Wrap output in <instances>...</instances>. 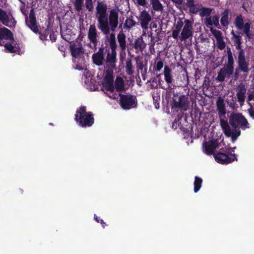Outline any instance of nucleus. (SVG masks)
Here are the masks:
<instances>
[{
	"instance_id": "nucleus-1",
	"label": "nucleus",
	"mask_w": 254,
	"mask_h": 254,
	"mask_svg": "<svg viewBox=\"0 0 254 254\" xmlns=\"http://www.w3.org/2000/svg\"><path fill=\"white\" fill-rule=\"evenodd\" d=\"M96 9L97 27L103 34L108 35L111 32H115L118 28H122L123 23H120L119 9H111L108 15L107 5L103 1L98 2Z\"/></svg>"
},
{
	"instance_id": "nucleus-2",
	"label": "nucleus",
	"mask_w": 254,
	"mask_h": 254,
	"mask_svg": "<svg viewBox=\"0 0 254 254\" xmlns=\"http://www.w3.org/2000/svg\"><path fill=\"white\" fill-rule=\"evenodd\" d=\"M229 123L226 119L220 121V124L225 135L231 137L234 142L241 135V130L250 127V124L242 113L232 112L228 117Z\"/></svg>"
},
{
	"instance_id": "nucleus-3",
	"label": "nucleus",
	"mask_w": 254,
	"mask_h": 254,
	"mask_svg": "<svg viewBox=\"0 0 254 254\" xmlns=\"http://www.w3.org/2000/svg\"><path fill=\"white\" fill-rule=\"evenodd\" d=\"M74 120L82 127H90L94 123L93 114L91 112H87L85 106H81L77 109Z\"/></svg>"
},
{
	"instance_id": "nucleus-4",
	"label": "nucleus",
	"mask_w": 254,
	"mask_h": 254,
	"mask_svg": "<svg viewBox=\"0 0 254 254\" xmlns=\"http://www.w3.org/2000/svg\"><path fill=\"white\" fill-rule=\"evenodd\" d=\"M120 97V104L124 110H129L136 106L137 100L136 97L132 95L119 94Z\"/></svg>"
},
{
	"instance_id": "nucleus-5",
	"label": "nucleus",
	"mask_w": 254,
	"mask_h": 254,
	"mask_svg": "<svg viewBox=\"0 0 254 254\" xmlns=\"http://www.w3.org/2000/svg\"><path fill=\"white\" fill-rule=\"evenodd\" d=\"M227 153L219 151L214 153V157L217 162L222 164H228L235 161H237V156L235 154Z\"/></svg>"
},
{
	"instance_id": "nucleus-6",
	"label": "nucleus",
	"mask_w": 254,
	"mask_h": 254,
	"mask_svg": "<svg viewBox=\"0 0 254 254\" xmlns=\"http://www.w3.org/2000/svg\"><path fill=\"white\" fill-rule=\"evenodd\" d=\"M190 101L188 95H182L179 97L178 101L173 99L172 104L173 109H179L181 112L187 111L189 108Z\"/></svg>"
},
{
	"instance_id": "nucleus-7",
	"label": "nucleus",
	"mask_w": 254,
	"mask_h": 254,
	"mask_svg": "<svg viewBox=\"0 0 254 254\" xmlns=\"http://www.w3.org/2000/svg\"><path fill=\"white\" fill-rule=\"evenodd\" d=\"M237 63L238 68L240 71L246 73L249 72L250 70L249 63L246 58L245 52L241 51L238 53Z\"/></svg>"
},
{
	"instance_id": "nucleus-8",
	"label": "nucleus",
	"mask_w": 254,
	"mask_h": 254,
	"mask_svg": "<svg viewBox=\"0 0 254 254\" xmlns=\"http://www.w3.org/2000/svg\"><path fill=\"white\" fill-rule=\"evenodd\" d=\"M137 18L142 29L147 30L149 27V24L152 20V17L149 12L146 10H142Z\"/></svg>"
},
{
	"instance_id": "nucleus-9",
	"label": "nucleus",
	"mask_w": 254,
	"mask_h": 254,
	"mask_svg": "<svg viewBox=\"0 0 254 254\" xmlns=\"http://www.w3.org/2000/svg\"><path fill=\"white\" fill-rule=\"evenodd\" d=\"M192 23L193 21H191L189 19L185 20V24L181 33V36L180 37V40L182 41L186 40L192 36Z\"/></svg>"
},
{
	"instance_id": "nucleus-10",
	"label": "nucleus",
	"mask_w": 254,
	"mask_h": 254,
	"mask_svg": "<svg viewBox=\"0 0 254 254\" xmlns=\"http://www.w3.org/2000/svg\"><path fill=\"white\" fill-rule=\"evenodd\" d=\"M104 51L103 47L101 46L99 48L97 52L92 55V59L94 64L98 66H101L104 64L105 61Z\"/></svg>"
},
{
	"instance_id": "nucleus-11",
	"label": "nucleus",
	"mask_w": 254,
	"mask_h": 254,
	"mask_svg": "<svg viewBox=\"0 0 254 254\" xmlns=\"http://www.w3.org/2000/svg\"><path fill=\"white\" fill-rule=\"evenodd\" d=\"M26 23L28 27L33 32L35 33L39 32V28L37 24L36 18L33 9L30 10L29 20L26 19Z\"/></svg>"
},
{
	"instance_id": "nucleus-12",
	"label": "nucleus",
	"mask_w": 254,
	"mask_h": 254,
	"mask_svg": "<svg viewBox=\"0 0 254 254\" xmlns=\"http://www.w3.org/2000/svg\"><path fill=\"white\" fill-rule=\"evenodd\" d=\"M211 33L216 38L217 47L220 50H223L226 47V43L224 41L222 32L218 30L211 28Z\"/></svg>"
},
{
	"instance_id": "nucleus-13",
	"label": "nucleus",
	"mask_w": 254,
	"mask_h": 254,
	"mask_svg": "<svg viewBox=\"0 0 254 254\" xmlns=\"http://www.w3.org/2000/svg\"><path fill=\"white\" fill-rule=\"evenodd\" d=\"M205 153L207 155H211L214 153L215 149L218 147V142L217 140H211L203 143Z\"/></svg>"
},
{
	"instance_id": "nucleus-14",
	"label": "nucleus",
	"mask_w": 254,
	"mask_h": 254,
	"mask_svg": "<svg viewBox=\"0 0 254 254\" xmlns=\"http://www.w3.org/2000/svg\"><path fill=\"white\" fill-rule=\"evenodd\" d=\"M217 111L219 115L220 120L225 119V114L226 113L225 104L223 98L219 97L216 102Z\"/></svg>"
},
{
	"instance_id": "nucleus-15",
	"label": "nucleus",
	"mask_w": 254,
	"mask_h": 254,
	"mask_svg": "<svg viewBox=\"0 0 254 254\" xmlns=\"http://www.w3.org/2000/svg\"><path fill=\"white\" fill-rule=\"evenodd\" d=\"M164 79L165 81L168 84V86L166 88L162 87L164 89H169L171 90L172 88L171 87V85L172 84V82L173 81V77L171 75V68L167 65H165L164 67Z\"/></svg>"
},
{
	"instance_id": "nucleus-16",
	"label": "nucleus",
	"mask_w": 254,
	"mask_h": 254,
	"mask_svg": "<svg viewBox=\"0 0 254 254\" xmlns=\"http://www.w3.org/2000/svg\"><path fill=\"white\" fill-rule=\"evenodd\" d=\"M105 82L103 83V86L107 91L113 93L114 91V86L113 84L114 79L113 75L110 74H106L104 77Z\"/></svg>"
},
{
	"instance_id": "nucleus-17",
	"label": "nucleus",
	"mask_w": 254,
	"mask_h": 254,
	"mask_svg": "<svg viewBox=\"0 0 254 254\" xmlns=\"http://www.w3.org/2000/svg\"><path fill=\"white\" fill-rule=\"evenodd\" d=\"M238 92L237 93V96L238 101L240 103L241 105H243L246 98V93L247 89L245 85L243 84H240L238 86Z\"/></svg>"
},
{
	"instance_id": "nucleus-18",
	"label": "nucleus",
	"mask_w": 254,
	"mask_h": 254,
	"mask_svg": "<svg viewBox=\"0 0 254 254\" xmlns=\"http://www.w3.org/2000/svg\"><path fill=\"white\" fill-rule=\"evenodd\" d=\"M3 39L9 41L14 40L11 31L5 27L0 28V42Z\"/></svg>"
},
{
	"instance_id": "nucleus-19",
	"label": "nucleus",
	"mask_w": 254,
	"mask_h": 254,
	"mask_svg": "<svg viewBox=\"0 0 254 254\" xmlns=\"http://www.w3.org/2000/svg\"><path fill=\"white\" fill-rule=\"evenodd\" d=\"M117 39L122 52H124L125 55H126L125 53L127 48L126 36L122 29L117 35Z\"/></svg>"
},
{
	"instance_id": "nucleus-20",
	"label": "nucleus",
	"mask_w": 254,
	"mask_h": 254,
	"mask_svg": "<svg viewBox=\"0 0 254 254\" xmlns=\"http://www.w3.org/2000/svg\"><path fill=\"white\" fill-rule=\"evenodd\" d=\"M70 50L72 57L74 58L83 54L84 52L81 45H77L75 44H73L70 46Z\"/></svg>"
},
{
	"instance_id": "nucleus-21",
	"label": "nucleus",
	"mask_w": 254,
	"mask_h": 254,
	"mask_svg": "<svg viewBox=\"0 0 254 254\" xmlns=\"http://www.w3.org/2000/svg\"><path fill=\"white\" fill-rule=\"evenodd\" d=\"M231 11L228 8H226L221 13V18L220 19V23L223 27H227L230 24V20L231 17H229V14Z\"/></svg>"
},
{
	"instance_id": "nucleus-22",
	"label": "nucleus",
	"mask_w": 254,
	"mask_h": 254,
	"mask_svg": "<svg viewBox=\"0 0 254 254\" xmlns=\"http://www.w3.org/2000/svg\"><path fill=\"white\" fill-rule=\"evenodd\" d=\"M106 62L112 67L116 66V63L117 62L116 51H111V53H108L107 54Z\"/></svg>"
},
{
	"instance_id": "nucleus-23",
	"label": "nucleus",
	"mask_w": 254,
	"mask_h": 254,
	"mask_svg": "<svg viewBox=\"0 0 254 254\" xmlns=\"http://www.w3.org/2000/svg\"><path fill=\"white\" fill-rule=\"evenodd\" d=\"M88 38L92 43H95L97 40V31L94 24L91 25L89 27Z\"/></svg>"
},
{
	"instance_id": "nucleus-24",
	"label": "nucleus",
	"mask_w": 254,
	"mask_h": 254,
	"mask_svg": "<svg viewBox=\"0 0 254 254\" xmlns=\"http://www.w3.org/2000/svg\"><path fill=\"white\" fill-rule=\"evenodd\" d=\"M116 89L118 92L123 91L125 89V84L123 78L121 77H117L115 82Z\"/></svg>"
},
{
	"instance_id": "nucleus-25",
	"label": "nucleus",
	"mask_w": 254,
	"mask_h": 254,
	"mask_svg": "<svg viewBox=\"0 0 254 254\" xmlns=\"http://www.w3.org/2000/svg\"><path fill=\"white\" fill-rule=\"evenodd\" d=\"M145 47V43L142 38L135 39L134 44V48L137 50L142 51Z\"/></svg>"
},
{
	"instance_id": "nucleus-26",
	"label": "nucleus",
	"mask_w": 254,
	"mask_h": 254,
	"mask_svg": "<svg viewBox=\"0 0 254 254\" xmlns=\"http://www.w3.org/2000/svg\"><path fill=\"white\" fill-rule=\"evenodd\" d=\"M109 36V43L111 51H116L117 47L116 41L115 32H111Z\"/></svg>"
},
{
	"instance_id": "nucleus-27",
	"label": "nucleus",
	"mask_w": 254,
	"mask_h": 254,
	"mask_svg": "<svg viewBox=\"0 0 254 254\" xmlns=\"http://www.w3.org/2000/svg\"><path fill=\"white\" fill-rule=\"evenodd\" d=\"M202 182H203L202 179L201 178H200L198 176H195L194 177V183H193V186H194V192L195 193L197 192L200 189L201 186H202Z\"/></svg>"
},
{
	"instance_id": "nucleus-28",
	"label": "nucleus",
	"mask_w": 254,
	"mask_h": 254,
	"mask_svg": "<svg viewBox=\"0 0 254 254\" xmlns=\"http://www.w3.org/2000/svg\"><path fill=\"white\" fill-rule=\"evenodd\" d=\"M0 20L2 23L6 26H8L9 22V17L6 11L0 8Z\"/></svg>"
},
{
	"instance_id": "nucleus-29",
	"label": "nucleus",
	"mask_w": 254,
	"mask_h": 254,
	"mask_svg": "<svg viewBox=\"0 0 254 254\" xmlns=\"http://www.w3.org/2000/svg\"><path fill=\"white\" fill-rule=\"evenodd\" d=\"M0 20L2 23L6 26H8L9 22V17L6 11L0 8Z\"/></svg>"
},
{
	"instance_id": "nucleus-30",
	"label": "nucleus",
	"mask_w": 254,
	"mask_h": 254,
	"mask_svg": "<svg viewBox=\"0 0 254 254\" xmlns=\"http://www.w3.org/2000/svg\"><path fill=\"white\" fill-rule=\"evenodd\" d=\"M227 64L226 65L234 66V61L231 51V48L229 47H227Z\"/></svg>"
},
{
	"instance_id": "nucleus-31",
	"label": "nucleus",
	"mask_w": 254,
	"mask_h": 254,
	"mask_svg": "<svg viewBox=\"0 0 254 254\" xmlns=\"http://www.w3.org/2000/svg\"><path fill=\"white\" fill-rule=\"evenodd\" d=\"M151 4L152 5L153 9L157 11H162L163 5L159 0H150Z\"/></svg>"
},
{
	"instance_id": "nucleus-32",
	"label": "nucleus",
	"mask_w": 254,
	"mask_h": 254,
	"mask_svg": "<svg viewBox=\"0 0 254 254\" xmlns=\"http://www.w3.org/2000/svg\"><path fill=\"white\" fill-rule=\"evenodd\" d=\"M235 26L238 30H242L245 25L244 20L241 15L237 16L235 19Z\"/></svg>"
},
{
	"instance_id": "nucleus-33",
	"label": "nucleus",
	"mask_w": 254,
	"mask_h": 254,
	"mask_svg": "<svg viewBox=\"0 0 254 254\" xmlns=\"http://www.w3.org/2000/svg\"><path fill=\"white\" fill-rule=\"evenodd\" d=\"M136 25V22L132 19L127 18L124 24V28L130 29Z\"/></svg>"
},
{
	"instance_id": "nucleus-34",
	"label": "nucleus",
	"mask_w": 254,
	"mask_h": 254,
	"mask_svg": "<svg viewBox=\"0 0 254 254\" xmlns=\"http://www.w3.org/2000/svg\"><path fill=\"white\" fill-rule=\"evenodd\" d=\"M126 71L128 75H131L133 73L132 64L130 59H127L126 61Z\"/></svg>"
},
{
	"instance_id": "nucleus-35",
	"label": "nucleus",
	"mask_w": 254,
	"mask_h": 254,
	"mask_svg": "<svg viewBox=\"0 0 254 254\" xmlns=\"http://www.w3.org/2000/svg\"><path fill=\"white\" fill-rule=\"evenodd\" d=\"M222 68L226 75L227 77L228 78H229L234 73V66L226 65L225 67H222Z\"/></svg>"
},
{
	"instance_id": "nucleus-36",
	"label": "nucleus",
	"mask_w": 254,
	"mask_h": 254,
	"mask_svg": "<svg viewBox=\"0 0 254 254\" xmlns=\"http://www.w3.org/2000/svg\"><path fill=\"white\" fill-rule=\"evenodd\" d=\"M234 42L236 45V49L238 50H239V52H241L242 51L243 52H244V50L242 49V41L241 39V36H239L238 37H236V38L234 39Z\"/></svg>"
},
{
	"instance_id": "nucleus-37",
	"label": "nucleus",
	"mask_w": 254,
	"mask_h": 254,
	"mask_svg": "<svg viewBox=\"0 0 254 254\" xmlns=\"http://www.w3.org/2000/svg\"><path fill=\"white\" fill-rule=\"evenodd\" d=\"M73 4L75 10L80 12L82 9L83 0H75Z\"/></svg>"
},
{
	"instance_id": "nucleus-38",
	"label": "nucleus",
	"mask_w": 254,
	"mask_h": 254,
	"mask_svg": "<svg viewBox=\"0 0 254 254\" xmlns=\"http://www.w3.org/2000/svg\"><path fill=\"white\" fill-rule=\"evenodd\" d=\"M164 66V62L163 61H159L155 63V64L153 66V72L160 71Z\"/></svg>"
},
{
	"instance_id": "nucleus-39",
	"label": "nucleus",
	"mask_w": 254,
	"mask_h": 254,
	"mask_svg": "<svg viewBox=\"0 0 254 254\" xmlns=\"http://www.w3.org/2000/svg\"><path fill=\"white\" fill-rule=\"evenodd\" d=\"M226 77H227V76L224 73V71L222 68H221L218 73V75L216 78V80L220 82H223L225 80Z\"/></svg>"
},
{
	"instance_id": "nucleus-40",
	"label": "nucleus",
	"mask_w": 254,
	"mask_h": 254,
	"mask_svg": "<svg viewBox=\"0 0 254 254\" xmlns=\"http://www.w3.org/2000/svg\"><path fill=\"white\" fill-rule=\"evenodd\" d=\"M211 9L207 7H202L200 9L199 15L203 17L206 15H208L211 13Z\"/></svg>"
},
{
	"instance_id": "nucleus-41",
	"label": "nucleus",
	"mask_w": 254,
	"mask_h": 254,
	"mask_svg": "<svg viewBox=\"0 0 254 254\" xmlns=\"http://www.w3.org/2000/svg\"><path fill=\"white\" fill-rule=\"evenodd\" d=\"M38 33H39L41 39L44 40L47 39L48 36L50 33V30L49 29V27H48L47 29L44 30L43 32H41Z\"/></svg>"
},
{
	"instance_id": "nucleus-42",
	"label": "nucleus",
	"mask_w": 254,
	"mask_h": 254,
	"mask_svg": "<svg viewBox=\"0 0 254 254\" xmlns=\"http://www.w3.org/2000/svg\"><path fill=\"white\" fill-rule=\"evenodd\" d=\"M85 5L89 12H92L93 10V0H85Z\"/></svg>"
},
{
	"instance_id": "nucleus-43",
	"label": "nucleus",
	"mask_w": 254,
	"mask_h": 254,
	"mask_svg": "<svg viewBox=\"0 0 254 254\" xmlns=\"http://www.w3.org/2000/svg\"><path fill=\"white\" fill-rule=\"evenodd\" d=\"M4 47L10 53L15 52L14 46L10 43H5L4 45Z\"/></svg>"
},
{
	"instance_id": "nucleus-44",
	"label": "nucleus",
	"mask_w": 254,
	"mask_h": 254,
	"mask_svg": "<svg viewBox=\"0 0 254 254\" xmlns=\"http://www.w3.org/2000/svg\"><path fill=\"white\" fill-rule=\"evenodd\" d=\"M251 24L249 22H246L243 27V32L245 34H248L251 32Z\"/></svg>"
},
{
	"instance_id": "nucleus-45",
	"label": "nucleus",
	"mask_w": 254,
	"mask_h": 254,
	"mask_svg": "<svg viewBox=\"0 0 254 254\" xmlns=\"http://www.w3.org/2000/svg\"><path fill=\"white\" fill-rule=\"evenodd\" d=\"M228 105L232 109H235L237 106L236 105V100L233 98L231 100L227 101Z\"/></svg>"
},
{
	"instance_id": "nucleus-46",
	"label": "nucleus",
	"mask_w": 254,
	"mask_h": 254,
	"mask_svg": "<svg viewBox=\"0 0 254 254\" xmlns=\"http://www.w3.org/2000/svg\"><path fill=\"white\" fill-rule=\"evenodd\" d=\"M199 11V8L198 4H195L193 7H191L190 8V12L192 14H196Z\"/></svg>"
},
{
	"instance_id": "nucleus-47",
	"label": "nucleus",
	"mask_w": 254,
	"mask_h": 254,
	"mask_svg": "<svg viewBox=\"0 0 254 254\" xmlns=\"http://www.w3.org/2000/svg\"><path fill=\"white\" fill-rule=\"evenodd\" d=\"M212 20L213 25H214L216 27H218L219 25V17L218 15H214L212 18Z\"/></svg>"
},
{
	"instance_id": "nucleus-48",
	"label": "nucleus",
	"mask_w": 254,
	"mask_h": 254,
	"mask_svg": "<svg viewBox=\"0 0 254 254\" xmlns=\"http://www.w3.org/2000/svg\"><path fill=\"white\" fill-rule=\"evenodd\" d=\"M94 218L97 223H100L102 225L103 228H104L106 226V223L104 222L102 219L99 218L96 215H94Z\"/></svg>"
},
{
	"instance_id": "nucleus-49",
	"label": "nucleus",
	"mask_w": 254,
	"mask_h": 254,
	"mask_svg": "<svg viewBox=\"0 0 254 254\" xmlns=\"http://www.w3.org/2000/svg\"><path fill=\"white\" fill-rule=\"evenodd\" d=\"M183 24H184V23L182 21L180 20V21H178L177 23L175 26V30L181 31V30L182 28V27L183 26Z\"/></svg>"
},
{
	"instance_id": "nucleus-50",
	"label": "nucleus",
	"mask_w": 254,
	"mask_h": 254,
	"mask_svg": "<svg viewBox=\"0 0 254 254\" xmlns=\"http://www.w3.org/2000/svg\"><path fill=\"white\" fill-rule=\"evenodd\" d=\"M194 0H187V2L185 3V5L190 8L194 6Z\"/></svg>"
},
{
	"instance_id": "nucleus-51",
	"label": "nucleus",
	"mask_w": 254,
	"mask_h": 254,
	"mask_svg": "<svg viewBox=\"0 0 254 254\" xmlns=\"http://www.w3.org/2000/svg\"><path fill=\"white\" fill-rule=\"evenodd\" d=\"M248 112L250 116L254 119V108L252 106L248 110Z\"/></svg>"
},
{
	"instance_id": "nucleus-52",
	"label": "nucleus",
	"mask_w": 254,
	"mask_h": 254,
	"mask_svg": "<svg viewBox=\"0 0 254 254\" xmlns=\"http://www.w3.org/2000/svg\"><path fill=\"white\" fill-rule=\"evenodd\" d=\"M239 68L237 67L234 72V78L236 80L238 79L239 77Z\"/></svg>"
},
{
	"instance_id": "nucleus-53",
	"label": "nucleus",
	"mask_w": 254,
	"mask_h": 254,
	"mask_svg": "<svg viewBox=\"0 0 254 254\" xmlns=\"http://www.w3.org/2000/svg\"><path fill=\"white\" fill-rule=\"evenodd\" d=\"M180 32V31H178L177 30H174L172 32V37L174 39H177L179 36V34Z\"/></svg>"
},
{
	"instance_id": "nucleus-54",
	"label": "nucleus",
	"mask_w": 254,
	"mask_h": 254,
	"mask_svg": "<svg viewBox=\"0 0 254 254\" xmlns=\"http://www.w3.org/2000/svg\"><path fill=\"white\" fill-rule=\"evenodd\" d=\"M205 23L207 25L212 26L213 23H212V18L211 17L206 18L205 19Z\"/></svg>"
},
{
	"instance_id": "nucleus-55",
	"label": "nucleus",
	"mask_w": 254,
	"mask_h": 254,
	"mask_svg": "<svg viewBox=\"0 0 254 254\" xmlns=\"http://www.w3.org/2000/svg\"><path fill=\"white\" fill-rule=\"evenodd\" d=\"M136 1L138 4L140 6H144L146 3V0H136Z\"/></svg>"
},
{
	"instance_id": "nucleus-56",
	"label": "nucleus",
	"mask_w": 254,
	"mask_h": 254,
	"mask_svg": "<svg viewBox=\"0 0 254 254\" xmlns=\"http://www.w3.org/2000/svg\"><path fill=\"white\" fill-rule=\"evenodd\" d=\"M50 39L52 41V42H55L57 39L56 36L54 34H50Z\"/></svg>"
},
{
	"instance_id": "nucleus-57",
	"label": "nucleus",
	"mask_w": 254,
	"mask_h": 254,
	"mask_svg": "<svg viewBox=\"0 0 254 254\" xmlns=\"http://www.w3.org/2000/svg\"><path fill=\"white\" fill-rule=\"evenodd\" d=\"M174 3L178 4H181L183 0H171Z\"/></svg>"
},
{
	"instance_id": "nucleus-58",
	"label": "nucleus",
	"mask_w": 254,
	"mask_h": 254,
	"mask_svg": "<svg viewBox=\"0 0 254 254\" xmlns=\"http://www.w3.org/2000/svg\"><path fill=\"white\" fill-rule=\"evenodd\" d=\"M97 43H98V40H97V41L95 43H92L93 46H92L91 45H90V47L92 49H94V50H96L97 49Z\"/></svg>"
},
{
	"instance_id": "nucleus-59",
	"label": "nucleus",
	"mask_w": 254,
	"mask_h": 254,
	"mask_svg": "<svg viewBox=\"0 0 254 254\" xmlns=\"http://www.w3.org/2000/svg\"><path fill=\"white\" fill-rule=\"evenodd\" d=\"M246 35L249 40L253 38V35L251 33V32L248 34H246Z\"/></svg>"
},
{
	"instance_id": "nucleus-60",
	"label": "nucleus",
	"mask_w": 254,
	"mask_h": 254,
	"mask_svg": "<svg viewBox=\"0 0 254 254\" xmlns=\"http://www.w3.org/2000/svg\"><path fill=\"white\" fill-rule=\"evenodd\" d=\"M120 60L123 61V59L125 58V57H126V55H125L124 54V52H122V51L121 50V52L120 53Z\"/></svg>"
},
{
	"instance_id": "nucleus-61",
	"label": "nucleus",
	"mask_w": 254,
	"mask_h": 254,
	"mask_svg": "<svg viewBox=\"0 0 254 254\" xmlns=\"http://www.w3.org/2000/svg\"><path fill=\"white\" fill-rule=\"evenodd\" d=\"M231 35L233 36V38L234 39L236 38V37H238L239 36H237V35L235 33L233 30L231 32Z\"/></svg>"
},
{
	"instance_id": "nucleus-62",
	"label": "nucleus",
	"mask_w": 254,
	"mask_h": 254,
	"mask_svg": "<svg viewBox=\"0 0 254 254\" xmlns=\"http://www.w3.org/2000/svg\"><path fill=\"white\" fill-rule=\"evenodd\" d=\"M138 67L139 69L142 70L143 67V64L142 62H140L138 64Z\"/></svg>"
},
{
	"instance_id": "nucleus-63",
	"label": "nucleus",
	"mask_w": 254,
	"mask_h": 254,
	"mask_svg": "<svg viewBox=\"0 0 254 254\" xmlns=\"http://www.w3.org/2000/svg\"><path fill=\"white\" fill-rule=\"evenodd\" d=\"M254 98V95L253 94H250L248 96V100L249 101H251V100H253Z\"/></svg>"
},
{
	"instance_id": "nucleus-64",
	"label": "nucleus",
	"mask_w": 254,
	"mask_h": 254,
	"mask_svg": "<svg viewBox=\"0 0 254 254\" xmlns=\"http://www.w3.org/2000/svg\"><path fill=\"white\" fill-rule=\"evenodd\" d=\"M236 148V147H234L233 148H229L226 151H228L229 152V151L231 150V152H234L235 149Z\"/></svg>"
}]
</instances>
